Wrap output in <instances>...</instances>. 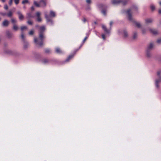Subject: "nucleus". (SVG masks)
<instances>
[{
    "label": "nucleus",
    "mask_w": 161,
    "mask_h": 161,
    "mask_svg": "<svg viewBox=\"0 0 161 161\" xmlns=\"http://www.w3.org/2000/svg\"><path fill=\"white\" fill-rule=\"evenodd\" d=\"M102 13L104 15H105L106 14V11L105 10H103Z\"/></svg>",
    "instance_id": "72a5a7b5"
},
{
    "label": "nucleus",
    "mask_w": 161,
    "mask_h": 161,
    "mask_svg": "<svg viewBox=\"0 0 161 161\" xmlns=\"http://www.w3.org/2000/svg\"><path fill=\"white\" fill-rule=\"evenodd\" d=\"M29 3L28 1V0H24L22 1V4H25L26 3Z\"/></svg>",
    "instance_id": "a878e982"
},
{
    "label": "nucleus",
    "mask_w": 161,
    "mask_h": 161,
    "mask_svg": "<svg viewBox=\"0 0 161 161\" xmlns=\"http://www.w3.org/2000/svg\"><path fill=\"white\" fill-rule=\"evenodd\" d=\"M86 2L88 3H90L91 2V0H86Z\"/></svg>",
    "instance_id": "37998d69"
},
{
    "label": "nucleus",
    "mask_w": 161,
    "mask_h": 161,
    "mask_svg": "<svg viewBox=\"0 0 161 161\" xmlns=\"http://www.w3.org/2000/svg\"><path fill=\"white\" fill-rule=\"evenodd\" d=\"M45 17L46 19L49 21H51V19L49 17V16L48 15H47L46 14L45 15Z\"/></svg>",
    "instance_id": "4be33fe9"
},
{
    "label": "nucleus",
    "mask_w": 161,
    "mask_h": 161,
    "mask_svg": "<svg viewBox=\"0 0 161 161\" xmlns=\"http://www.w3.org/2000/svg\"><path fill=\"white\" fill-rule=\"evenodd\" d=\"M127 0H112V3L114 5L118 4L121 3L123 5H125L127 4Z\"/></svg>",
    "instance_id": "f03ea898"
},
{
    "label": "nucleus",
    "mask_w": 161,
    "mask_h": 161,
    "mask_svg": "<svg viewBox=\"0 0 161 161\" xmlns=\"http://www.w3.org/2000/svg\"><path fill=\"white\" fill-rule=\"evenodd\" d=\"M56 52L58 54H61L62 53V51L59 48L57 47L55 48Z\"/></svg>",
    "instance_id": "ddd939ff"
},
{
    "label": "nucleus",
    "mask_w": 161,
    "mask_h": 161,
    "mask_svg": "<svg viewBox=\"0 0 161 161\" xmlns=\"http://www.w3.org/2000/svg\"><path fill=\"white\" fill-rule=\"evenodd\" d=\"M159 3L160 5L161 6V1H160L159 2Z\"/></svg>",
    "instance_id": "09e8293b"
},
{
    "label": "nucleus",
    "mask_w": 161,
    "mask_h": 161,
    "mask_svg": "<svg viewBox=\"0 0 161 161\" xmlns=\"http://www.w3.org/2000/svg\"><path fill=\"white\" fill-rule=\"evenodd\" d=\"M19 0H14V2L17 5L19 3Z\"/></svg>",
    "instance_id": "2f4dec72"
},
{
    "label": "nucleus",
    "mask_w": 161,
    "mask_h": 161,
    "mask_svg": "<svg viewBox=\"0 0 161 161\" xmlns=\"http://www.w3.org/2000/svg\"><path fill=\"white\" fill-rule=\"evenodd\" d=\"M26 29H27L26 26H22L21 27V31H23L24 30Z\"/></svg>",
    "instance_id": "7c9ffc66"
},
{
    "label": "nucleus",
    "mask_w": 161,
    "mask_h": 161,
    "mask_svg": "<svg viewBox=\"0 0 161 161\" xmlns=\"http://www.w3.org/2000/svg\"><path fill=\"white\" fill-rule=\"evenodd\" d=\"M87 37H86L83 39V41H82V44L81 45V46L79 48H80L82 46V45L83 44V43L85 42L86 41V40L87 39Z\"/></svg>",
    "instance_id": "bb28decb"
},
{
    "label": "nucleus",
    "mask_w": 161,
    "mask_h": 161,
    "mask_svg": "<svg viewBox=\"0 0 161 161\" xmlns=\"http://www.w3.org/2000/svg\"><path fill=\"white\" fill-rule=\"evenodd\" d=\"M152 19H147L145 20V21L147 24L151 23L152 22Z\"/></svg>",
    "instance_id": "a211bd4d"
},
{
    "label": "nucleus",
    "mask_w": 161,
    "mask_h": 161,
    "mask_svg": "<svg viewBox=\"0 0 161 161\" xmlns=\"http://www.w3.org/2000/svg\"><path fill=\"white\" fill-rule=\"evenodd\" d=\"M135 24H136V26L137 27H138V28L140 27L141 25H140V23H138V22H135Z\"/></svg>",
    "instance_id": "c756f323"
},
{
    "label": "nucleus",
    "mask_w": 161,
    "mask_h": 161,
    "mask_svg": "<svg viewBox=\"0 0 161 161\" xmlns=\"http://www.w3.org/2000/svg\"><path fill=\"white\" fill-rule=\"evenodd\" d=\"M131 10L130 9H128L126 13L127 14L129 20L131 21L135 22V20L133 19L132 15L131 13Z\"/></svg>",
    "instance_id": "39448f33"
},
{
    "label": "nucleus",
    "mask_w": 161,
    "mask_h": 161,
    "mask_svg": "<svg viewBox=\"0 0 161 161\" xmlns=\"http://www.w3.org/2000/svg\"><path fill=\"white\" fill-rule=\"evenodd\" d=\"M102 38H103V39L104 40H105V39H106L105 36V35L104 34H102Z\"/></svg>",
    "instance_id": "f704fd0d"
},
{
    "label": "nucleus",
    "mask_w": 161,
    "mask_h": 161,
    "mask_svg": "<svg viewBox=\"0 0 161 161\" xmlns=\"http://www.w3.org/2000/svg\"><path fill=\"white\" fill-rule=\"evenodd\" d=\"M150 8L152 11L154 10L155 9V7L154 5H152L150 6Z\"/></svg>",
    "instance_id": "cd10ccee"
},
{
    "label": "nucleus",
    "mask_w": 161,
    "mask_h": 161,
    "mask_svg": "<svg viewBox=\"0 0 161 161\" xmlns=\"http://www.w3.org/2000/svg\"><path fill=\"white\" fill-rule=\"evenodd\" d=\"M1 1L3 3H4L5 2V0H1Z\"/></svg>",
    "instance_id": "de8ad7c7"
},
{
    "label": "nucleus",
    "mask_w": 161,
    "mask_h": 161,
    "mask_svg": "<svg viewBox=\"0 0 161 161\" xmlns=\"http://www.w3.org/2000/svg\"><path fill=\"white\" fill-rule=\"evenodd\" d=\"M27 23L30 25H32V22L31 20H28L27 21Z\"/></svg>",
    "instance_id": "c9c22d12"
},
{
    "label": "nucleus",
    "mask_w": 161,
    "mask_h": 161,
    "mask_svg": "<svg viewBox=\"0 0 161 161\" xmlns=\"http://www.w3.org/2000/svg\"><path fill=\"white\" fill-rule=\"evenodd\" d=\"M13 0H9V4L10 5H12V3Z\"/></svg>",
    "instance_id": "ea45409f"
},
{
    "label": "nucleus",
    "mask_w": 161,
    "mask_h": 161,
    "mask_svg": "<svg viewBox=\"0 0 161 161\" xmlns=\"http://www.w3.org/2000/svg\"><path fill=\"white\" fill-rule=\"evenodd\" d=\"M4 8L5 10H7L8 8V5H5L4 6Z\"/></svg>",
    "instance_id": "4c0bfd02"
},
{
    "label": "nucleus",
    "mask_w": 161,
    "mask_h": 161,
    "mask_svg": "<svg viewBox=\"0 0 161 161\" xmlns=\"http://www.w3.org/2000/svg\"><path fill=\"white\" fill-rule=\"evenodd\" d=\"M55 14L54 12L52 11H51L50 12V15L52 17H54L55 16Z\"/></svg>",
    "instance_id": "dca6fc26"
},
{
    "label": "nucleus",
    "mask_w": 161,
    "mask_h": 161,
    "mask_svg": "<svg viewBox=\"0 0 161 161\" xmlns=\"http://www.w3.org/2000/svg\"><path fill=\"white\" fill-rule=\"evenodd\" d=\"M31 10L33 11V10H34V6H32L31 7Z\"/></svg>",
    "instance_id": "c03bdc74"
},
{
    "label": "nucleus",
    "mask_w": 161,
    "mask_h": 161,
    "mask_svg": "<svg viewBox=\"0 0 161 161\" xmlns=\"http://www.w3.org/2000/svg\"><path fill=\"white\" fill-rule=\"evenodd\" d=\"M95 24H97V23H96V22H95Z\"/></svg>",
    "instance_id": "8fccbe9b"
},
{
    "label": "nucleus",
    "mask_w": 161,
    "mask_h": 161,
    "mask_svg": "<svg viewBox=\"0 0 161 161\" xmlns=\"http://www.w3.org/2000/svg\"><path fill=\"white\" fill-rule=\"evenodd\" d=\"M1 20V18L0 17V21Z\"/></svg>",
    "instance_id": "3c124183"
},
{
    "label": "nucleus",
    "mask_w": 161,
    "mask_h": 161,
    "mask_svg": "<svg viewBox=\"0 0 161 161\" xmlns=\"http://www.w3.org/2000/svg\"><path fill=\"white\" fill-rule=\"evenodd\" d=\"M158 13L160 14H161V9H160L158 10Z\"/></svg>",
    "instance_id": "a18cd8bd"
},
{
    "label": "nucleus",
    "mask_w": 161,
    "mask_h": 161,
    "mask_svg": "<svg viewBox=\"0 0 161 161\" xmlns=\"http://www.w3.org/2000/svg\"><path fill=\"white\" fill-rule=\"evenodd\" d=\"M17 13L19 16V19L21 20H22L24 19V17L21 13L20 11H18Z\"/></svg>",
    "instance_id": "9d476101"
},
{
    "label": "nucleus",
    "mask_w": 161,
    "mask_h": 161,
    "mask_svg": "<svg viewBox=\"0 0 161 161\" xmlns=\"http://www.w3.org/2000/svg\"><path fill=\"white\" fill-rule=\"evenodd\" d=\"M6 34L7 36L9 38L11 37L12 36V34L9 31H7L6 32Z\"/></svg>",
    "instance_id": "f3484780"
},
{
    "label": "nucleus",
    "mask_w": 161,
    "mask_h": 161,
    "mask_svg": "<svg viewBox=\"0 0 161 161\" xmlns=\"http://www.w3.org/2000/svg\"><path fill=\"white\" fill-rule=\"evenodd\" d=\"M34 4L36 6V7H40V3H38L36 1H35L34 2Z\"/></svg>",
    "instance_id": "b1692460"
},
{
    "label": "nucleus",
    "mask_w": 161,
    "mask_h": 161,
    "mask_svg": "<svg viewBox=\"0 0 161 161\" xmlns=\"http://www.w3.org/2000/svg\"><path fill=\"white\" fill-rule=\"evenodd\" d=\"M161 74V70H159L157 72V75L159 78L156 81L155 85L156 87L158 88L159 87L158 83L161 81V77L160 75Z\"/></svg>",
    "instance_id": "20e7f679"
},
{
    "label": "nucleus",
    "mask_w": 161,
    "mask_h": 161,
    "mask_svg": "<svg viewBox=\"0 0 161 161\" xmlns=\"http://www.w3.org/2000/svg\"><path fill=\"white\" fill-rule=\"evenodd\" d=\"M50 52V50L49 49H46L45 50V53H48Z\"/></svg>",
    "instance_id": "c85d7f7f"
},
{
    "label": "nucleus",
    "mask_w": 161,
    "mask_h": 161,
    "mask_svg": "<svg viewBox=\"0 0 161 161\" xmlns=\"http://www.w3.org/2000/svg\"><path fill=\"white\" fill-rule=\"evenodd\" d=\"M27 17L29 19L31 18H33L34 17V16L32 15L31 13H30L27 14Z\"/></svg>",
    "instance_id": "aec40b11"
},
{
    "label": "nucleus",
    "mask_w": 161,
    "mask_h": 161,
    "mask_svg": "<svg viewBox=\"0 0 161 161\" xmlns=\"http://www.w3.org/2000/svg\"><path fill=\"white\" fill-rule=\"evenodd\" d=\"M9 21L7 20H4L2 23V25L4 26L7 27L9 25Z\"/></svg>",
    "instance_id": "9b49d317"
},
{
    "label": "nucleus",
    "mask_w": 161,
    "mask_h": 161,
    "mask_svg": "<svg viewBox=\"0 0 161 161\" xmlns=\"http://www.w3.org/2000/svg\"><path fill=\"white\" fill-rule=\"evenodd\" d=\"M0 14L2 15L3 16H4L6 15V14L5 13H0Z\"/></svg>",
    "instance_id": "a19ab883"
},
{
    "label": "nucleus",
    "mask_w": 161,
    "mask_h": 161,
    "mask_svg": "<svg viewBox=\"0 0 161 161\" xmlns=\"http://www.w3.org/2000/svg\"><path fill=\"white\" fill-rule=\"evenodd\" d=\"M49 62V60L47 58H44L42 60V62L44 64L48 63Z\"/></svg>",
    "instance_id": "2eb2a0df"
},
{
    "label": "nucleus",
    "mask_w": 161,
    "mask_h": 161,
    "mask_svg": "<svg viewBox=\"0 0 161 161\" xmlns=\"http://www.w3.org/2000/svg\"><path fill=\"white\" fill-rule=\"evenodd\" d=\"M137 36V34L136 32H135L133 34V38L134 39H135L136 38Z\"/></svg>",
    "instance_id": "393cba45"
},
{
    "label": "nucleus",
    "mask_w": 161,
    "mask_h": 161,
    "mask_svg": "<svg viewBox=\"0 0 161 161\" xmlns=\"http://www.w3.org/2000/svg\"><path fill=\"white\" fill-rule=\"evenodd\" d=\"M82 20L83 22L85 23L86 21V19L85 17H83Z\"/></svg>",
    "instance_id": "e433bc0d"
},
{
    "label": "nucleus",
    "mask_w": 161,
    "mask_h": 161,
    "mask_svg": "<svg viewBox=\"0 0 161 161\" xmlns=\"http://www.w3.org/2000/svg\"><path fill=\"white\" fill-rule=\"evenodd\" d=\"M13 13L11 11H9L8 13L7 14V16L8 17H11L12 16Z\"/></svg>",
    "instance_id": "6ab92c4d"
},
{
    "label": "nucleus",
    "mask_w": 161,
    "mask_h": 161,
    "mask_svg": "<svg viewBox=\"0 0 161 161\" xmlns=\"http://www.w3.org/2000/svg\"><path fill=\"white\" fill-rule=\"evenodd\" d=\"M13 29L14 30L16 31L18 29V27L16 25L14 24L13 26Z\"/></svg>",
    "instance_id": "412c9836"
},
{
    "label": "nucleus",
    "mask_w": 161,
    "mask_h": 161,
    "mask_svg": "<svg viewBox=\"0 0 161 161\" xmlns=\"http://www.w3.org/2000/svg\"><path fill=\"white\" fill-rule=\"evenodd\" d=\"M153 43H150L149 45L148 46L146 51L147 56V57H149L150 56L151 54L150 53V51L153 48Z\"/></svg>",
    "instance_id": "7ed1b4c3"
},
{
    "label": "nucleus",
    "mask_w": 161,
    "mask_h": 161,
    "mask_svg": "<svg viewBox=\"0 0 161 161\" xmlns=\"http://www.w3.org/2000/svg\"><path fill=\"white\" fill-rule=\"evenodd\" d=\"M74 56V54H72L71 55H69L67 58L66 60V62H68L69 60L71 59L72 58H73Z\"/></svg>",
    "instance_id": "f8f14e48"
},
{
    "label": "nucleus",
    "mask_w": 161,
    "mask_h": 161,
    "mask_svg": "<svg viewBox=\"0 0 161 161\" xmlns=\"http://www.w3.org/2000/svg\"><path fill=\"white\" fill-rule=\"evenodd\" d=\"M102 28L104 31L106 33L109 34L110 32V30L108 29L104 25H102Z\"/></svg>",
    "instance_id": "6e6552de"
},
{
    "label": "nucleus",
    "mask_w": 161,
    "mask_h": 161,
    "mask_svg": "<svg viewBox=\"0 0 161 161\" xmlns=\"http://www.w3.org/2000/svg\"><path fill=\"white\" fill-rule=\"evenodd\" d=\"M150 31L154 35L157 34L158 33L157 31L154 29H150Z\"/></svg>",
    "instance_id": "4468645a"
},
{
    "label": "nucleus",
    "mask_w": 161,
    "mask_h": 161,
    "mask_svg": "<svg viewBox=\"0 0 161 161\" xmlns=\"http://www.w3.org/2000/svg\"><path fill=\"white\" fill-rule=\"evenodd\" d=\"M40 6L41 7H44L46 5V2L44 0H41L40 2Z\"/></svg>",
    "instance_id": "1a4fd4ad"
},
{
    "label": "nucleus",
    "mask_w": 161,
    "mask_h": 161,
    "mask_svg": "<svg viewBox=\"0 0 161 161\" xmlns=\"http://www.w3.org/2000/svg\"><path fill=\"white\" fill-rule=\"evenodd\" d=\"M33 33L34 32L33 31H31L29 32V34L30 35H32Z\"/></svg>",
    "instance_id": "58836bf2"
},
{
    "label": "nucleus",
    "mask_w": 161,
    "mask_h": 161,
    "mask_svg": "<svg viewBox=\"0 0 161 161\" xmlns=\"http://www.w3.org/2000/svg\"><path fill=\"white\" fill-rule=\"evenodd\" d=\"M41 13L39 12H37L36 13V16L37 17V21L38 22H41L42 21V19L40 17Z\"/></svg>",
    "instance_id": "0eeeda50"
},
{
    "label": "nucleus",
    "mask_w": 161,
    "mask_h": 161,
    "mask_svg": "<svg viewBox=\"0 0 161 161\" xmlns=\"http://www.w3.org/2000/svg\"><path fill=\"white\" fill-rule=\"evenodd\" d=\"M21 37L22 41L24 43V47L25 48H26L27 47V46H28V44L27 42H26L25 39V36L23 33V32H22L21 34Z\"/></svg>",
    "instance_id": "423d86ee"
},
{
    "label": "nucleus",
    "mask_w": 161,
    "mask_h": 161,
    "mask_svg": "<svg viewBox=\"0 0 161 161\" xmlns=\"http://www.w3.org/2000/svg\"><path fill=\"white\" fill-rule=\"evenodd\" d=\"M157 42L158 43H161V38L157 40Z\"/></svg>",
    "instance_id": "79ce46f5"
},
{
    "label": "nucleus",
    "mask_w": 161,
    "mask_h": 161,
    "mask_svg": "<svg viewBox=\"0 0 161 161\" xmlns=\"http://www.w3.org/2000/svg\"><path fill=\"white\" fill-rule=\"evenodd\" d=\"M36 27L39 28V39L35 37L34 41L37 45L40 46H42L43 45V40L45 37L44 32L46 30L45 27L44 25L40 26L37 25H36Z\"/></svg>",
    "instance_id": "f257e3e1"
},
{
    "label": "nucleus",
    "mask_w": 161,
    "mask_h": 161,
    "mask_svg": "<svg viewBox=\"0 0 161 161\" xmlns=\"http://www.w3.org/2000/svg\"><path fill=\"white\" fill-rule=\"evenodd\" d=\"M11 22L12 23L14 24L16 22V20L14 19H12L11 20Z\"/></svg>",
    "instance_id": "473e14b6"
},
{
    "label": "nucleus",
    "mask_w": 161,
    "mask_h": 161,
    "mask_svg": "<svg viewBox=\"0 0 161 161\" xmlns=\"http://www.w3.org/2000/svg\"><path fill=\"white\" fill-rule=\"evenodd\" d=\"M124 36L125 37H127L128 36V33L126 30H124Z\"/></svg>",
    "instance_id": "5701e85b"
},
{
    "label": "nucleus",
    "mask_w": 161,
    "mask_h": 161,
    "mask_svg": "<svg viewBox=\"0 0 161 161\" xmlns=\"http://www.w3.org/2000/svg\"><path fill=\"white\" fill-rule=\"evenodd\" d=\"M113 23V22L112 21L110 22V26H111L112 25Z\"/></svg>",
    "instance_id": "49530a36"
}]
</instances>
